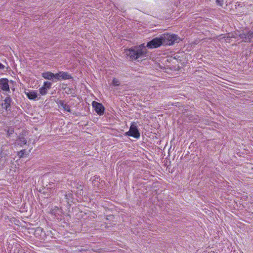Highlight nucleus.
<instances>
[{"instance_id":"1","label":"nucleus","mask_w":253,"mask_h":253,"mask_svg":"<svg viewBox=\"0 0 253 253\" xmlns=\"http://www.w3.org/2000/svg\"><path fill=\"white\" fill-rule=\"evenodd\" d=\"M125 54L130 61H135L140 58L147 56V51L144 43L125 50Z\"/></svg>"},{"instance_id":"2","label":"nucleus","mask_w":253,"mask_h":253,"mask_svg":"<svg viewBox=\"0 0 253 253\" xmlns=\"http://www.w3.org/2000/svg\"><path fill=\"white\" fill-rule=\"evenodd\" d=\"M163 45H172L175 42L179 40V37L175 34H164L161 36Z\"/></svg>"},{"instance_id":"3","label":"nucleus","mask_w":253,"mask_h":253,"mask_svg":"<svg viewBox=\"0 0 253 253\" xmlns=\"http://www.w3.org/2000/svg\"><path fill=\"white\" fill-rule=\"evenodd\" d=\"M162 45H163V44L160 36L159 38H154L149 42L146 46L149 48H155L160 47Z\"/></svg>"},{"instance_id":"4","label":"nucleus","mask_w":253,"mask_h":253,"mask_svg":"<svg viewBox=\"0 0 253 253\" xmlns=\"http://www.w3.org/2000/svg\"><path fill=\"white\" fill-rule=\"evenodd\" d=\"M126 134L135 138H139L140 135L136 126L133 125L130 126L129 130L126 133Z\"/></svg>"},{"instance_id":"5","label":"nucleus","mask_w":253,"mask_h":253,"mask_svg":"<svg viewBox=\"0 0 253 253\" xmlns=\"http://www.w3.org/2000/svg\"><path fill=\"white\" fill-rule=\"evenodd\" d=\"M92 105L95 112L99 115H102L104 113L105 108L101 103L93 101Z\"/></svg>"},{"instance_id":"6","label":"nucleus","mask_w":253,"mask_h":253,"mask_svg":"<svg viewBox=\"0 0 253 253\" xmlns=\"http://www.w3.org/2000/svg\"><path fill=\"white\" fill-rule=\"evenodd\" d=\"M239 37L243 42H251V40L253 39V31H250L246 34H240L239 35Z\"/></svg>"},{"instance_id":"7","label":"nucleus","mask_w":253,"mask_h":253,"mask_svg":"<svg viewBox=\"0 0 253 253\" xmlns=\"http://www.w3.org/2000/svg\"><path fill=\"white\" fill-rule=\"evenodd\" d=\"M55 79L57 80H69L72 79V77L67 72L61 71L55 74Z\"/></svg>"},{"instance_id":"8","label":"nucleus","mask_w":253,"mask_h":253,"mask_svg":"<svg viewBox=\"0 0 253 253\" xmlns=\"http://www.w3.org/2000/svg\"><path fill=\"white\" fill-rule=\"evenodd\" d=\"M51 84L49 82H44L43 85L40 88L39 91L42 95H45L47 93V90L51 87Z\"/></svg>"},{"instance_id":"9","label":"nucleus","mask_w":253,"mask_h":253,"mask_svg":"<svg viewBox=\"0 0 253 253\" xmlns=\"http://www.w3.org/2000/svg\"><path fill=\"white\" fill-rule=\"evenodd\" d=\"M0 88L3 91H9V86L8 84V81L7 79L2 78L0 79Z\"/></svg>"},{"instance_id":"10","label":"nucleus","mask_w":253,"mask_h":253,"mask_svg":"<svg viewBox=\"0 0 253 253\" xmlns=\"http://www.w3.org/2000/svg\"><path fill=\"white\" fill-rule=\"evenodd\" d=\"M27 98L30 100H35L38 97L37 91L36 90H30L28 92H25Z\"/></svg>"},{"instance_id":"11","label":"nucleus","mask_w":253,"mask_h":253,"mask_svg":"<svg viewBox=\"0 0 253 253\" xmlns=\"http://www.w3.org/2000/svg\"><path fill=\"white\" fill-rule=\"evenodd\" d=\"M92 183L94 188H98L100 184V179L99 176L95 175L91 178Z\"/></svg>"},{"instance_id":"12","label":"nucleus","mask_w":253,"mask_h":253,"mask_svg":"<svg viewBox=\"0 0 253 253\" xmlns=\"http://www.w3.org/2000/svg\"><path fill=\"white\" fill-rule=\"evenodd\" d=\"M42 77L47 80H52L53 78L55 79V74L50 72H46L42 73Z\"/></svg>"},{"instance_id":"13","label":"nucleus","mask_w":253,"mask_h":253,"mask_svg":"<svg viewBox=\"0 0 253 253\" xmlns=\"http://www.w3.org/2000/svg\"><path fill=\"white\" fill-rule=\"evenodd\" d=\"M31 149H29L28 151H26L25 149L20 150L17 152V155L20 159L24 157V156H27L31 152Z\"/></svg>"},{"instance_id":"14","label":"nucleus","mask_w":253,"mask_h":253,"mask_svg":"<svg viewBox=\"0 0 253 253\" xmlns=\"http://www.w3.org/2000/svg\"><path fill=\"white\" fill-rule=\"evenodd\" d=\"M11 99L10 97H6L4 100V103H2V105L4 108L7 109L10 106Z\"/></svg>"},{"instance_id":"15","label":"nucleus","mask_w":253,"mask_h":253,"mask_svg":"<svg viewBox=\"0 0 253 253\" xmlns=\"http://www.w3.org/2000/svg\"><path fill=\"white\" fill-rule=\"evenodd\" d=\"M59 106H61L67 112H70V107L69 105L65 104L63 101H60L59 103Z\"/></svg>"},{"instance_id":"16","label":"nucleus","mask_w":253,"mask_h":253,"mask_svg":"<svg viewBox=\"0 0 253 253\" xmlns=\"http://www.w3.org/2000/svg\"><path fill=\"white\" fill-rule=\"evenodd\" d=\"M27 143V140L23 137H19L18 138V144L20 145V146H23L24 145L26 144Z\"/></svg>"},{"instance_id":"17","label":"nucleus","mask_w":253,"mask_h":253,"mask_svg":"<svg viewBox=\"0 0 253 253\" xmlns=\"http://www.w3.org/2000/svg\"><path fill=\"white\" fill-rule=\"evenodd\" d=\"M230 38V37H229V36L226 37L225 36H223V35H219L216 37V38L219 40H220L221 39L224 38L226 42H229V41H228V39Z\"/></svg>"},{"instance_id":"18","label":"nucleus","mask_w":253,"mask_h":253,"mask_svg":"<svg viewBox=\"0 0 253 253\" xmlns=\"http://www.w3.org/2000/svg\"><path fill=\"white\" fill-rule=\"evenodd\" d=\"M112 84L114 86H119L120 85V82L118 79L114 78L113 79Z\"/></svg>"},{"instance_id":"19","label":"nucleus","mask_w":253,"mask_h":253,"mask_svg":"<svg viewBox=\"0 0 253 253\" xmlns=\"http://www.w3.org/2000/svg\"><path fill=\"white\" fill-rule=\"evenodd\" d=\"M224 3V0H216V3L217 5L222 6Z\"/></svg>"},{"instance_id":"20","label":"nucleus","mask_w":253,"mask_h":253,"mask_svg":"<svg viewBox=\"0 0 253 253\" xmlns=\"http://www.w3.org/2000/svg\"><path fill=\"white\" fill-rule=\"evenodd\" d=\"M13 132H14L13 128L8 129L7 131V133L8 135L12 134Z\"/></svg>"},{"instance_id":"21","label":"nucleus","mask_w":253,"mask_h":253,"mask_svg":"<svg viewBox=\"0 0 253 253\" xmlns=\"http://www.w3.org/2000/svg\"><path fill=\"white\" fill-rule=\"evenodd\" d=\"M80 190V194L83 193V188L84 186L82 185H80L79 187H77Z\"/></svg>"},{"instance_id":"22","label":"nucleus","mask_w":253,"mask_h":253,"mask_svg":"<svg viewBox=\"0 0 253 253\" xmlns=\"http://www.w3.org/2000/svg\"><path fill=\"white\" fill-rule=\"evenodd\" d=\"M4 69V66L0 63V69Z\"/></svg>"}]
</instances>
